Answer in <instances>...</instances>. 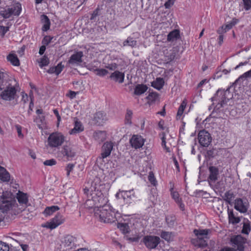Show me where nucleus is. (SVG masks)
Here are the masks:
<instances>
[{
    "mask_svg": "<svg viewBox=\"0 0 251 251\" xmlns=\"http://www.w3.org/2000/svg\"><path fill=\"white\" fill-rule=\"evenodd\" d=\"M100 182V179L96 177L90 182H88L87 185L83 189L84 194L87 197L84 203L85 208H94L95 210L100 206L107 203V198L101 192Z\"/></svg>",
    "mask_w": 251,
    "mask_h": 251,
    "instance_id": "1",
    "label": "nucleus"
},
{
    "mask_svg": "<svg viewBox=\"0 0 251 251\" xmlns=\"http://www.w3.org/2000/svg\"><path fill=\"white\" fill-rule=\"evenodd\" d=\"M95 215L103 223H112L116 220L115 212L107 203L95 209Z\"/></svg>",
    "mask_w": 251,
    "mask_h": 251,
    "instance_id": "2",
    "label": "nucleus"
},
{
    "mask_svg": "<svg viewBox=\"0 0 251 251\" xmlns=\"http://www.w3.org/2000/svg\"><path fill=\"white\" fill-rule=\"evenodd\" d=\"M17 203L12 193L9 191L2 193L0 197V211L7 212L10 210H16Z\"/></svg>",
    "mask_w": 251,
    "mask_h": 251,
    "instance_id": "3",
    "label": "nucleus"
},
{
    "mask_svg": "<svg viewBox=\"0 0 251 251\" xmlns=\"http://www.w3.org/2000/svg\"><path fill=\"white\" fill-rule=\"evenodd\" d=\"M211 230L208 229H194V233L197 236L196 238L192 239L191 243L196 247L203 248L207 245V240L209 239L208 234Z\"/></svg>",
    "mask_w": 251,
    "mask_h": 251,
    "instance_id": "4",
    "label": "nucleus"
},
{
    "mask_svg": "<svg viewBox=\"0 0 251 251\" xmlns=\"http://www.w3.org/2000/svg\"><path fill=\"white\" fill-rule=\"evenodd\" d=\"M230 88L226 91L218 90L215 96L212 98V100H218V102L215 106L214 110H219L223 107L232 97V95L229 91Z\"/></svg>",
    "mask_w": 251,
    "mask_h": 251,
    "instance_id": "5",
    "label": "nucleus"
},
{
    "mask_svg": "<svg viewBox=\"0 0 251 251\" xmlns=\"http://www.w3.org/2000/svg\"><path fill=\"white\" fill-rule=\"evenodd\" d=\"M76 238L67 235L61 240L60 248L62 251H74L76 247Z\"/></svg>",
    "mask_w": 251,
    "mask_h": 251,
    "instance_id": "6",
    "label": "nucleus"
},
{
    "mask_svg": "<svg viewBox=\"0 0 251 251\" xmlns=\"http://www.w3.org/2000/svg\"><path fill=\"white\" fill-rule=\"evenodd\" d=\"M3 90L1 92L0 96L1 99L5 100L11 101L14 99L17 93V90L14 86H11L10 84L5 85Z\"/></svg>",
    "mask_w": 251,
    "mask_h": 251,
    "instance_id": "7",
    "label": "nucleus"
},
{
    "mask_svg": "<svg viewBox=\"0 0 251 251\" xmlns=\"http://www.w3.org/2000/svg\"><path fill=\"white\" fill-rule=\"evenodd\" d=\"M48 141L50 147H58L64 142V137L61 133H53L48 137Z\"/></svg>",
    "mask_w": 251,
    "mask_h": 251,
    "instance_id": "8",
    "label": "nucleus"
},
{
    "mask_svg": "<svg viewBox=\"0 0 251 251\" xmlns=\"http://www.w3.org/2000/svg\"><path fill=\"white\" fill-rule=\"evenodd\" d=\"M143 242L147 248L153 249L156 248L160 242L159 237L153 235H147L144 237Z\"/></svg>",
    "mask_w": 251,
    "mask_h": 251,
    "instance_id": "9",
    "label": "nucleus"
},
{
    "mask_svg": "<svg viewBox=\"0 0 251 251\" xmlns=\"http://www.w3.org/2000/svg\"><path fill=\"white\" fill-rule=\"evenodd\" d=\"M113 148V143L112 142H105L101 147L100 155L97 158V161H98L100 160L104 162L103 159L110 155Z\"/></svg>",
    "mask_w": 251,
    "mask_h": 251,
    "instance_id": "10",
    "label": "nucleus"
},
{
    "mask_svg": "<svg viewBox=\"0 0 251 251\" xmlns=\"http://www.w3.org/2000/svg\"><path fill=\"white\" fill-rule=\"evenodd\" d=\"M198 140L201 146L207 147L210 144L212 137L208 132L202 130H201L198 134Z\"/></svg>",
    "mask_w": 251,
    "mask_h": 251,
    "instance_id": "11",
    "label": "nucleus"
},
{
    "mask_svg": "<svg viewBox=\"0 0 251 251\" xmlns=\"http://www.w3.org/2000/svg\"><path fill=\"white\" fill-rule=\"evenodd\" d=\"M230 241L234 247H237L239 251H244V244L246 243V239L241 235H238L231 238Z\"/></svg>",
    "mask_w": 251,
    "mask_h": 251,
    "instance_id": "12",
    "label": "nucleus"
},
{
    "mask_svg": "<svg viewBox=\"0 0 251 251\" xmlns=\"http://www.w3.org/2000/svg\"><path fill=\"white\" fill-rule=\"evenodd\" d=\"M131 147L135 149L142 147L145 143L144 139L140 135H133L129 140Z\"/></svg>",
    "mask_w": 251,
    "mask_h": 251,
    "instance_id": "13",
    "label": "nucleus"
},
{
    "mask_svg": "<svg viewBox=\"0 0 251 251\" xmlns=\"http://www.w3.org/2000/svg\"><path fill=\"white\" fill-rule=\"evenodd\" d=\"M64 219L63 216L60 214H57L54 218H53L50 222H48L46 224L45 227L50 228L54 229L57 226L62 224L64 222Z\"/></svg>",
    "mask_w": 251,
    "mask_h": 251,
    "instance_id": "14",
    "label": "nucleus"
},
{
    "mask_svg": "<svg viewBox=\"0 0 251 251\" xmlns=\"http://www.w3.org/2000/svg\"><path fill=\"white\" fill-rule=\"evenodd\" d=\"M63 156L66 157L68 160H70L74 158L76 154V152L74 148L71 146H64L61 151Z\"/></svg>",
    "mask_w": 251,
    "mask_h": 251,
    "instance_id": "15",
    "label": "nucleus"
},
{
    "mask_svg": "<svg viewBox=\"0 0 251 251\" xmlns=\"http://www.w3.org/2000/svg\"><path fill=\"white\" fill-rule=\"evenodd\" d=\"M83 56L82 51L75 52L72 55L68 60V63L72 65L78 64L82 62V57Z\"/></svg>",
    "mask_w": 251,
    "mask_h": 251,
    "instance_id": "16",
    "label": "nucleus"
},
{
    "mask_svg": "<svg viewBox=\"0 0 251 251\" xmlns=\"http://www.w3.org/2000/svg\"><path fill=\"white\" fill-rule=\"evenodd\" d=\"M234 204V208L240 212L244 213L247 211V206L243 202L242 199L237 198L235 200Z\"/></svg>",
    "mask_w": 251,
    "mask_h": 251,
    "instance_id": "17",
    "label": "nucleus"
},
{
    "mask_svg": "<svg viewBox=\"0 0 251 251\" xmlns=\"http://www.w3.org/2000/svg\"><path fill=\"white\" fill-rule=\"evenodd\" d=\"M107 120L106 114L102 111H98L94 115V121L98 126L102 125Z\"/></svg>",
    "mask_w": 251,
    "mask_h": 251,
    "instance_id": "18",
    "label": "nucleus"
},
{
    "mask_svg": "<svg viewBox=\"0 0 251 251\" xmlns=\"http://www.w3.org/2000/svg\"><path fill=\"white\" fill-rule=\"evenodd\" d=\"M109 78L115 82L122 83L124 81L125 74L119 71H115L113 73H111Z\"/></svg>",
    "mask_w": 251,
    "mask_h": 251,
    "instance_id": "19",
    "label": "nucleus"
},
{
    "mask_svg": "<svg viewBox=\"0 0 251 251\" xmlns=\"http://www.w3.org/2000/svg\"><path fill=\"white\" fill-rule=\"evenodd\" d=\"M16 198L20 204L26 205L28 203V200L27 194L23 192L19 191L16 194Z\"/></svg>",
    "mask_w": 251,
    "mask_h": 251,
    "instance_id": "20",
    "label": "nucleus"
},
{
    "mask_svg": "<svg viewBox=\"0 0 251 251\" xmlns=\"http://www.w3.org/2000/svg\"><path fill=\"white\" fill-rule=\"evenodd\" d=\"M210 175L208 179L212 182H215L218 179V176L219 175L218 169L214 166H211L209 168Z\"/></svg>",
    "mask_w": 251,
    "mask_h": 251,
    "instance_id": "21",
    "label": "nucleus"
},
{
    "mask_svg": "<svg viewBox=\"0 0 251 251\" xmlns=\"http://www.w3.org/2000/svg\"><path fill=\"white\" fill-rule=\"evenodd\" d=\"M84 130V127L80 122L76 120L75 122L74 127L69 131V133L72 135H75L79 133Z\"/></svg>",
    "mask_w": 251,
    "mask_h": 251,
    "instance_id": "22",
    "label": "nucleus"
},
{
    "mask_svg": "<svg viewBox=\"0 0 251 251\" xmlns=\"http://www.w3.org/2000/svg\"><path fill=\"white\" fill-rule=\"evenodd\" d=\"M235 198V195L231 191H226L224 196H222L223 199L228 204L232 205L234 202L233 199Z\"/></svg>",
    "mask_w": 251,
    "mask_h": 251,
    "instance_id": "23",
    "label": "nucleus"
},
{
    "mask_svg": "<svg viewBox=\"0 0 251 251\" xmlns=\"http://www.w3.org/2000/svg\"><path fill=\"white\" fill-rule=\"evenodd\" d=\"M10 179V175L3 167L0 166V179L3 182H8Z\"/></svg>",
    "mask_w": 251,
    "mask_h": 251,
    "instance_id": "24",
    "label": "nucleus"
},
{
    "mask_svg": "<svg viewBox=\"0 0 251 251\" xmlns=\"http://www.w3.org/2000/svg\"><path fill=\"white\" fill-rule=\"evenodd\" d=\"M228 216L229 222L233 225L237 224L240 222V218L234 215L233 210H229L228 209Z\"/></svg>",
    "mask_w": 251,
    "mask_h": 251,
    "instance_id": "25",
    "label": "nucleus"
},
{
    "mask_svg": "<svg viewBox=\"0 0 251 251\" xmlns=\"http://www.w3.org/2000/svg\"><path fill=\"white\" fill-rule=\"evenodd\" d=\"M120 192H121L122 197L124 200L129 199L132 200L133 198L135 197V194L133 189L129 191H124L120 190Z\"/></svg>",
    "mask_w": 251,
    "mask_h": 251,
    "instance_id": "26",
    "label": "nucleus"
},
{
    "mask_svg": "<svg viewBox=\"0 0 251 251\" xmlns=\"http://www.w3.org/2000/svg\"><path fill=\"white\" fill-rule=\"evenodd\" d=\"M148 89L147 85L144 84H137L134 89V93L136 95H141L144 93Z\"/></svg>",
    "mask_w": 251,
    "mask_h": 251,
    "instance_id": "27",
    "label": "nucleus"
},
{
    "mask_svg": "<svg viewBox=\"0 0 251 251\" xmlns=\"http://www.w3.org/2000/svg\"><path fill=\"white\" fill-rule=\"evenodd\" d=\"M179 31L178 30H174L169 33L167 36V40L169 42H173L179 38Z\"/></svg>",
    "mask_w": 251,
    "mask_h": 251,
    "instance_id": "28",
    "label": "nucleus"
},
{
    "mask_svg": "<svg viewBox=\"0 0 251 251\" xmlns=\"http://www.w3.org/2000/svg\"><path fill=\"white\" fill-rule=\"evenodd\" d=\"M94 139L99 142L103 141L106 139V133L105 131H98L94 133Z\"/></svg>",
    "mask_w": 251,
    "mask_h": 251,
    "instance_id": "29",
    "label": "nucleus"
},
{
    "mask_svg": "<svg viewBox=\"0 0 251 251\" xmlns=\"http://www.w3.org/2000/svg\"><path fill=\"white\" fill-rule=\"evenodd\" d=\"M164 84V81L163 78L158 77L155 81L152 82L151 86L157 90H160L162 88Z\"/></svg>",
    "mask_w": 251,
    "mask_h": 251,
    "instance_id": "30",
    "label": "nucleus"
},
{
    "mask_svg": "<svg viewBox=\"0 0 251 251\" xmlns=\"http://www.w3.org/2000/svg\"><path fill=\"white\" fill-rule=\"evenodd\" d=\"M7 59L12 64V65L16 66H18L20 65V61L16 55L14 54H10L7 56Z\"/></svg>",
    "mask_w": 251,
    "mask_h": 251,
    "instance_id": "31",
    "label": "nucleus"
},
{
    "mask_svg": "<svg viewBox=\"0 0 251 251\" xmlns=\"http://www.w3.org/2000/svg\"><path fill=\"white\" fill-rule=\"evenodd\" d=\"M123 46H128L132 48H134L137 46V41L132 37H128L126 40L124 41Z\"/></svg>",
    "mask_w": 251,
    "mask_h": 251,
    "instance_id": "32",
    "label": "nucleus"
},
{
    "mask_svg": "<svg viewBox=\"0 0 251 251\" xmlns=\"http://www.w3.org/2000/svg\"><path fill=\"white\" fill-rule=\"evenodd\" d=\"M12 15L19 16L21 12L22 7L20 4H17L9 8Z\"/></svg>",
    "mask_w": 251,
    "mask_h": 251,
    "instance_id": "33",
    "label": "nucleus"
},
{
    "mask_svg": "<svg viewBox=\"0 0 251 251\" xmlns=\"http://www.w3.org/2000/svg\"><path fill=\"white\" fill-rule=\"evenodd\" d=\"M59 209V208L58 206L53 205L50 207H47L45 208L44 211V214L46 216H50Z\"/></svg>",
    "mask_w": 251,
    "mask_h": 251,
    "instance_id": "34",
    "label": "nucleus"
},
{
    "mask_svg": "<svg viewBox=\"0 0 251 251\" xmlns=\"http://www.w3.org/2000/svg\"><path fill=\"white\" fill-rule=\"evenodd\" d=\"M42 16L43 17L42 20L44 23V24L42 27V29L43 31H47L49 29L50 27V21L46 15H43Z\"/></svg>",
    "mask_w": 251,
    "mask_h": 251,
    "instance_id": "35",
    "label": "nucleus"
},
{
    "mask_svg": "<svg viewBox=\"0 0 251 251\" xmlns=\"http://www.w3.org/2000/svg\"><path fill=\"white\" fill-rule=\"evenodd\" d=\"M235 85H247V79L244 74L241 75L234 82Z\"/></svg>",
    "mask_w": 251,
    "mask_h": 251,
    "instance_id": "36",
    "label": "nucleus"
},
{
    "mask_svg": "<svg viewBox=\"0 0 251 251\" xmlns=\"http://www.w3.org/2000/svg\"><path fill=\"white\" fill-rule=\"evenodd\" d=\"M251 230V226L250 222L247 221V222H244L242 230V233L245 234H249Z\"/></svg>",
    "mask_w": 251,
    "mask_h": 251,
    "instance_id": "37",
    "label": "nucleus"
},
{
    "mask_svg": "<svg viewBox=\"0 0 251 251\" xmlns=\"http://www.w3.org/2000/svg\"><path fill=\"white\" fill-rule=\"evenodd\" d=\"M0 15L5 19L9 18L12 15L9 8L7 9H3L0 11Z\"/></svg>",
    "mask_w": 251,
    "mask_h": 251,
    "instance_id": "38",
    "label": "nucleus"
},
{
    "mask_svg": "<svg viewBox=\"0 0 251 251\" xmlns=\"http://www.w3.org/2000/svg\"><path fill=\"white\" fill-rule=\"evenodd\" d=\"M172 232L162 231L160 234V236L166 241H169L172 238Z\"/></svg>",
    "mask_w": 251,
    "mask_h": 251,
    "instance_id": "39",
    "label": "nucleus"
},
{
    "mask_svg": "<svg viewBox=\"0 0 251 251\" xmlns=\"http://www.w3.org/2000/svg\"><path fill=\"white\" fill-rule=\"evenodd\" d=\"M158 94L156 92H151L149 94L147 99L149 102H153L155 101L158 98Z\"/></svg>",
    "mask_w": 251,
    "mask_h": 251,
    "instance_id": "40",
    "label": "nucleus"
},
{
    "mask_svg": "<svg viewBox=\"0 0 251 251\" xmlns=\"http://www.w3.org/2000/svg\"><path fill=\"white\" fill-rule=\"evenodd\" d=\"M176 218L173 215H168L166 217V221L169 226H173L175 222Z\"/></svg>",
    "mask_w": 251,
    "mask_h": 251,
    "instance_id": "41",
    "label": "nucleus"
},
{
    "mask_svg": "<svg viewBox=\"0 0 251 251\" xmlns=\"http://www.w3.org/2000/svg\"><path fill=\"white\" fill-rule=\"evenodd\" d=\"M118 227L121 231L123 232L124 233H127L129 232V226L127 224H119Z\"/></svg>",
    "mask_w": 251,
    "mask_h": 251,
    "instance_id": "42",
    "label": "nucleus"
},
{
    "mask_svg": "<svg viewBox=\"0 0 251 251\" xmlns=\"http://www.w3.org/2000/svg\"><path fill=\"white\" fill-rule=\"evenodd\" d=\"M39 66L42 68L44 66H46L49 64V60L46 56H43L40 59V61H39Z\"/></svg>",
    "mask_w": 251,
    "mask_h": 251,
    "instance_id": "43",
    "label": "nucleus"
},
{
    "mask_svg": "<svg viewBox=\"0 0 251 251\" xmlns=\"http://www.w3.org/2000/svg\"><path fill=\"white\" fill-rule=\"evenodd\" d=\"M185 107L186 103L184 101H183L178 108L177 113V117H180L182 115Z\"/></svg>",
    "mask_w": 251,
    "mask_h": 251,
    "instance_id": "44",
    "label": "nucleus"
},
{
    "mask_svg": "<svg viewBox=\"0 0 251 251\" xmlns=\"http://www.w3.org/2000/svg\"><path fill=\"white\" fill-rule=\"evenodd\" d=\"M0 251H9V245L2 241H0Z\"/></svg>",
    "mask_w": 251,
    "mask_h": 251,
    "instance_id": "45",
    "label": "nucleus"
},
{
    "mask_svg": "<svg viewBox=\"0 0 251 251\" xmlns=\"http://www.w3.org/2000/svg\"><path fill=\"white\" fill-rule=\"evenodd\" d=\"M96 71L97 72V75L101 76H103L108 73V71L104 69H97Z\"/></svg>",
    "mask_w": 251,
    "mask_h": 251,
    "instance_id": "46",
    "label": "nucleus"
},
{
    "mask_svg": "<svg viewBox=\"0 0 251 251\" xmlns=\"http://www.w3.org/2000/svg\"><path fill=\"white\" fill-rule=\"evenodd\" d=\"M5 74L0 71V86L5 87L7 83L6 80L4 79Z\"/></svg>",
    "mask_w": 251,
    "mask_h": 251,
    "instance_id": "47",
    "label": "nucleus"
},
{
    "mask_svg": "<svg viewBox=\"0 0 251 251\" xmlns=\"http://www.w3.org/2000/svg\"><path fill=\"white\" fill-rule=\"evenodd\" d=\"M149 180L150 181V182L154 186H155L156 185V181L154 177V175L152 173V172H150L149 175Z\"/></svg>",
    "mask_w": 251,
    "mask_h": 251,
    "instance_id": "48",
    "label": "nucleus"
},
{
    "mask_svg": "<svg viewBox=\"0 0 251 251\" xmlns=\"http://www.w3.org/2000/svg\"><path fill=\"white\" fill-rule=\"evenodd\" d=\"M171 195L176 202H179L181 200L179 198V194L177 192L171 191Z\"/></svg>",
    "mask_w": 251,
    "mask_h": 251,
    "instance_id": "49",
    "label": "nucleus"
},
{
    "mask_svg": "<svg viewBox=\"0 0 251 251\" xmlns=\"http://www.w3.org/2000/svg\"><path fill=\"white\" fill-rule=\"evenodd\" d=\"M64 66L62 65L61 63H59L56 66L54 67L55 71V74L58 75L62 71Z\"/></svg>",
    "mask_w": 251,
    "mask_h": 251,
    "instance_id": "50",
    "label": "nucleus"
},
{
    "mask_svg": "<svg viewBox=\"0 0 251 251\" xmlns=\"http://www.w3.org/2000/svg\"><path fill=\"white\" fill-rule=\"evenodd\" d=\"M244 8L246 10H249L251 8V0H243Z\"/></svg>",
    "mask_w": 251,
    "mask_h": 251,
    "instance_id": "51",
    "label": "nucleus"
},
{
    "mask_svg": "<svg viewBox=\"0 0 251 251\" xmlns=\"http://www.w3.org/2000/svg\"><path fill=\"white\" fill-rule=\"evenodd\" d=\"M56 161L54 159L47 160L44 162V164L46 166H52L55 165Z\"/></svg>",
    "mask_w": 251,
    "mask_h": 251,
    "instance_id": "52",
    "label": "nucleus"
},
{
    "mask_svg": "<svg viewBox=\"0 0 251 251\" xmlns=\"http://www.w3.org/2000/svg\"><path fill=\"white\" fill-rule=\"evenodd\" d=\"M74 167V165L73 164H69L66 168V170L67 171V176H70V173L73 171Z\"/></svg>",
    "mask_w": 251,
    "mask_h": 251,
    "instance_id": "53",
    "label": "nucleus"
},
{
    "mask_svg": "<svg viewBox=\"0 0 251 251\" xmlns=\"http://www.w3.org/2000/svg\"><path fill=\"white\" fill-rule=\"evenodd\" d=\"M118 67V65L116 63H112L106 66V68L111 71H115Z\"/></svg>",
    "mask_w": 251,
    "mask_h": 251,
    "instance_id": "54",
    "label": "nucleus"
},
{
    "mask_svg": "<svg viewBox=\"0 0 251 251\" xmlns=\"http://www.w3.org/2000/svg\"><path fill=\"white\" fill-rule=\"evenodd\" d=\"M132 115V112L131 110H127L126 114V119L127 121V122H128L129 123H131L130 119H131Z\"/></svg>",
    "mask_w": 251,
    "mask_h": 251,
    "instance_id": "55",
    "label": "nucleus"
},
{
    "mask_svg": "<svg viewBox=\"0 0 251 251\" xmlns=\"http://www.w3.org/2000/svg\"><path fill=\"white\" fill-rule=\"evenodd\" d=\"M52 38L50 36H45L43 40V43L44 44L48 45L51 41Z\"/></svg>",
    "mask_w": 251,
    "mask_h": 251,
    "instance_id": "56",
    "label": "nucleus"
},
{
    "mask_svg": "<svg viewBox=\"0 0 251 251\" xmlns=\"http://www.w3.org/2000/svg\"><path fill=\"white\" fill-rule=\"evenodd\" d=\"M175 0H168L164 4L166 8H170L174 3Z\"/></svg>",
    "mask_w": 251,
    "mask_h": 251,
    "instance_id": "57",
    "label": "nucleus"
},
{
    "mask_svg": "<svg viewBox=\"0 0 251 251\" xmlns=\"http://www.w3.org/2000/svg\"><path fill=\"white\" fill-rule=\"evenodd\" d=\"M215 151L216 150L214 149H212L211 150L207 151V154L208 156L211 158L214 157L215 155Z\"/></svg>",
    "mask_w": 251,
    "mask_h": 251,
    "instance_id": "58",
    "label": "nucleus"
},
{
    "mask_svg": "<svg viewBox=\"0 0 251 251\" xmlns=\"http://www.w3.org/2000/svg\"><path fill=\"white\" fill-rule=\"evenodd\" d=\"M16 128L18 132V136L20 138H23V135L22 133V128L21 126L19 125H16Z\"/></svg>",
    "mask_w": 251,
    "mask_h": 251,
    "instance_id": "59",
    "label": "nucleus"
},
{
    "mask_svg": "<svg viewBox=\"0 0 251 251\" xmlns=\"http://www.w3.org/2000/svg\"><path fill=\"white\" fill-rule=\"evenodd\" d=\"M175 56H176V54L174 51H173L171 53H170V54L169 55L167 56V57L168 58L167 61L168 62L172 61V60H173L175 59Z\"/></svg>",
    "mask_w": 251,
    "mask_h": 251,
    "instance_id": "60",
    "label": "nucleus"
},
{
    "mask_svg": "<svg viewBox=\"0 0 251 251\" xmlns=\"http://www.w3.org/2000/svg\"><path fill=\"white\" fill-rule=\"evenodd\" d=\"M28 100V97L26 94L23 93L22 101L24 104L26 103Z\"/></svg>",
    "mask_w": 251,
    "mask_h": 251,
    "instance_id": "61",
    "label": "nucleus"
},
{
    "mask_svg": "<svg viewBox=\"0 0 251 251\" xmlns=\"http://www.w3.org/2000/svg\"><path fill=\"white\" fill-rule=\"evenodd\" d=\"M98 13H99V9L97 8L92 14L91 16L90 17V20H94L95 18L98 15Z\"/></svg>",
    "mask_w": 251,
    "mask_h": 251,
    "instance_id": "62",
    "label": "nucleus"
},
{
    "mask_svg": "<svg viewBox=\"0 0 251 251\" xmlns=\"http://www.w3.org/2000/svg\"><path fill=\"white\" fill-rule=\"evenodd\" d=\"M0 28L2 32V36H3L9 30V27L8 26H0Z\"/></svg>",
    "mask_w": 251,
    "mask_h": 251,
    "instance_id": "63",
    "label": "nucleus"
},
{
    "mask_svg": "<svg viewBox=\"0 0 251 251\" xmlns=\"http://www.w3.org/2000/svg\"><path fill=\"white\" fill-rule=\"evenodd\" d=\"M221 251H237L235 249L230 247H225Z\"/></svg>",
    "mask_w": 251,
    "mask_h": 251,
    "instance_id": "64",
    "label": "nucleus"
}]
</instances>
